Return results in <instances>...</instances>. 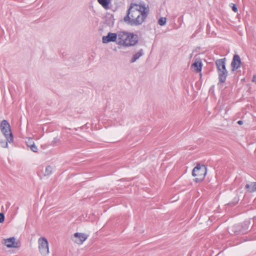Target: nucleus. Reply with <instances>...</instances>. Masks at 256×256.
Masks as SVG:
<instances>
[{"mask_svg": "<svg viewBox=\"0 0 256 256\" xmlns=\"http://www.w3.org/2000/svg\"><path fill=\"white\" fill-rule=\"evenodd\" d=\"M126 38L127 41L124 42V46L129 47L134 46L138 42V36L133 32H128Z\"/></svg>", "mask_w": 256, "mask_h": 256, "instance_id": "obj_6", "label": "nucleus"}, {"mask_svg": "<svg viewBox=\"0 0 256 256\" xmlns=\"http://www.w3.org/2000/svg\"><path fill=\"white\" fill-rule=\"evenodd\" d=\"M88 235L82 232H76L74 234L73 240L78 244H82L88 238Z\"/></svg>", "mask_w": 256, "mask_h": 256, "instance_id": "obj_8", "label": "nucleus"}, {"mask_svg": "<svg viewBox=\"0 0 256 256\" xmlns=\"http://www.w3.org/2000/svg\"><path fill=\"white\" fill-rule=\"evenodd\" d=\"M0 130L6 139V140L0 141V145L2 148H8V143L11 144L14 142V135L8 120H4L1 122Z\"/></svg>", "mask_w": 256, "mask_h": 256, "instance_id": "obj_2", "label": "nucleus"}, {"mask_svg": "<svg viewBox=\"0 0 256 256\" xmlns=\"http://www.w3.org/2000/svg\"><path fill=\"white\" fill-rule=\"evenodd\" d=\"M53 171V168L52 166H48L46 167L45 172L44 174V176H50L52 174Z\"/></svg>", "mask_w": 256, "mask_h": 256, "instance_id": "obj_17", "label": "nucleus"}, {"mask_svg": "<svg viewBox=\"0 0 256 256\" xmlns=\"http://www.w3.org/2000/svg\"><path fill=\"white\" fill-rule=\"evenodd\" d=\"M232 10H233L234 12H237V11H238V8H236V4H232Z\"/></svg>", "mask_w": 256, "mask_h": 256, "instance_id": "obj_22", "label": "nucleus"}, {"mask_svg": "<svg viewBox=\"0 0 256 256\" xmlns=\"http://www.w3.org/2000/svg\"><path fill=\"white\" fill-rule=\"evenodd\" d=\"M78 128H74V130H78Z\"/></svg>", "mask_w": 256, "mask_h": 256, "instance_id": "obj_26", "label": "nucleus"}, {"mask_svg": "<svg viewBox=\"0 0 256 256\" xmlns=\"http://www.w3.org/2000/svg\"><path fill=\"white\" fill-rule=\"evenodd\" d=\"M114 22V14H108L106 16L105 19V24L110 26H113Z\"/></svg>", "mask_w": 256, "mask_h": 256, "instance_id": "obj_14", "label": "nucleus"}, {"mask_svg": "<svg viewBox=\"0 0 256 256\" xmlns=\"http://www.w3.org/2000/svg\"><path fill=\"white\" fill-rule=\"evenodd\" d=\"M118 39L117 32L112 33L111 32H108V34L106 36H103L102 38V42L104 44H108L110 42H116Z\"/></svg>", "mask_w": 256, "mask_h": 256, "instance_id": "obj_9", "label": "nucleus"}, {"mask_svg": "<svg viewBox=\"0 0 256 256\" xmlns=\"http://www.w3.org/2000/svg\"><path fill=\"white\" fill-rule=\"evenodd\" d=\"M240 57L238 54H235L232 62V66L234 68L238 69L240 67Z\"/></svg>", "mask_w": 256, "mask_h": 256, "instance_id": "obj_12", "label": "nucleus"}, {"mask_svg": "<svg viewBox=\"0 0 256 256\" xmlns=\"http://www.w3.org/2000/svg\"><path fill=\"white\" fill-rule=\"evenodd\" d=\"M143 55H144V50L142 48L139 49L138 52L135 53L130 58V63H134Z\"/></svg>", "mask_w": 256, "mask_h": 256, "instance_id": "obj_11", "label": "nucleus"}, {"mask_svg": "<svg viewBox=\"0 0 256 256\" xmlns=\"http://www.w3.org/2000/svg\"><path fill=\"white\" fill-rule=\"evenodd\" d=\"M148 8L144 4L132 2L124 17L125 22L131 26H139L145 20L148 14Z\"/></svg>", "mask_w": 256, "mask_h": 256, "instance_id": "obj_1", "label": "nucleus"}, {"mask_svg": "<svg viewBox=\"0 0 256 256\" xmlns=\"http://www.w3.org/2000/svg\"><path fill=\"white\" fill-rule=\"evenodd\" d=\"M214 85L212 86L209 89V92L214 93Z\"/></svg>", "mask_w": 256, "mask_h": 256, "instance_id": "obj_23", "label": "nucleus"}, {"mask_svg": "<svg viewBox=\"0 0 256 256\" xmlns=\"http://www.w3.org/2000/svg\"><path fill=\"white\" fill-rule=\"evenodd\" d=\"M182 18V19L183 18V16H182L181 17H180L179 18Z\"/></svg>", "mask_w": 256, "mask_h": 256, "instance_id": "obj_27", "label": "nucleus"}, {"mask_svg": "<svg viewBox=\"0 0 256 256\" xmlns=\"http://www.w3.org/2000/svg\"><path fill=\"white\" fill-rule=\"evenodd\" d=\"M166 22V18L161 17L158 20V24L161 26H164Z\"/></svg>", "mask_w": 256, "mask_h": 256, "instance_id": "obj_19", "label": "nucleus"}, {"mask_svg": "<svg viewBox=\"0 0 256 256\" xmlns=\"http://www.w3.org/2000/svg\"><path fill=\"white\" fill-rule=\"evenodd\" d=\"M59 140H60L57 137L54 138L51 142V145L54 146Z\"/></svg>", "mask_w": 256, "mask_h": 256, "instance_id": "obj_21", "label": "nucleus"}, {"mask_svg": "<svg viewBox=\"0 0 256 256\" xmlns=\"http://www.w3.org/2000/svg\"><path fill=\"white\" fill-rule=\"evenodd\" d=\"M5 218L4 214L3 212H0V224L4 222Z\"/></svg>", "mask_w": 256, "mask_h": 256, "instance_id": "obj_20", "label": "nucleus"}, {"mask_svg": "<svg viewBox=\"0 0 256 256\" xmlns=\"http://www.w3.org/2000/svg\"><path fill=\"white\" fill-rule=\"evenodd\" d=\"M216 64L218 70L219 82L217 84L218 88L220 91L222 100H224V89L222 88L224 83V58L217 60Z\"/></svg>", "mask_w": 256, "mask_h": 256, "instance_id": "obj_3", "label": "nucleus"}, {"mask_svg": "<svg viewBox=\"0 0 256 256\" xmlns=\"http://www.w3.org/2000/svg\"><path fill=\"white\" fill-rule=\"evenodd\" d=\"M207 173V167L204 164H198L193 168L192 176L196 177L194 181L196 183L202 182L205 178Z\"/></svg>", "mask_w": 256, "mask_h": 256, "instance_id": "obj_4", "label": "nucleus"}, {"mask_svg": "<svg viewBox=\"0 0 256 256\" xmlns=\"http://www.w3.org/2000/svg\"><path fill=\"white\" fill-rule=\"evenodd\" d=\"M38 248L42 255L46 256L49 253L48 242L44 237L38 239Z\"/></svg>", "mask_w": 256, "mask_h": 256, "instance_id": "obj_5", "label": "nucleus"}, {"mask_svg": "<svg viewBox=\"0 0 256 256\" xmlns=\"http://www.w3.org/2000/svg\"><path fill=\"white\" fill-rule=\"evenodd\" d=\"M202 63L200 60H196L192 64V66L196 72H200L202 71Z\"/></svg>", "mask_w": 256, "mask_h": 256, "instance_id": "obj_13", "label": "nucleus"}, {"mask_svg": "<svg viewBox=\"0 0 256 256\" xmlns=\"http://www.w3.org/2000/svg\"><path fill=\"white\" fill-rule=\"evenodd\" d=\"M246 188L250 192L256 191V182H252L250 184H247L246 186Z\"/></svg>", "mask_w": 256, "mask_h": 256, "instance_id": "obj_16", "label": "nucleus"}, {"mask_svg": "<svg viewBox=\"0 0 256 256\" xmlns=\"http://www.w3.org/2000/svg\"><path fill=\"white\" fill-rule=\"evenodd\" d=\"M4 244L8 248H18L20 246L19 242L16 241V238L14 236L4 240Z\"/></svg>", "mask_w": 256, "mask_h": 256, "instance_id": "obj_7", "label": "nucleus"}, {"mask_svg": "<svg viewBox=\"0 0 256 256\" xmlns=\"http://www.w3.org/2000/svg\"><path fill=\"white\" fill-rule=\"evenodd\" d=\"M128 32L119 31L117 32L118 42L117 44L124 46V42L127 41V36Z\"/></svg>", "mask_w": 256, "mask_h": 256, "instance_id": "obj_10", "label": "nucleus"}, {"mask_svg": "<svg viewBox=\"0 0 256 256\" xmlns=\"http://www.w3.org/2000/svg\"><path fill=\"white\" fill-rule=\"evenodd\" d=\"M27 145L28 147L30 148L31 150H32L33 152H38V147L34 142H32V144L27 143Z\"/></svg>", "mask_w": 256, "mask_h": 256, "instance_id": "obj_18", "label": "nucleus"}, {"mask_svg": "<svg viewBox=\"0 0 256 256\" xmlns=\"http://www.w3.org/2000/svg\"><path fill=\"white\" fill-rule=\"evenodd\" d=\"M98 2L106 10L110 8L112 0H97Z\"/></svg>", "mask_w": 256, "mask_h": 256, "instance_id": "obj_15", "label": "nucleus"}, {"mask_svg": "<svg viewBox=\"0 0 256 256\" xmlns=\"http://www.w3.org/2000/svg\"><path fill=\"white\" fill-rule=\"evenodd\" d=\"M238 124H239L240 125H241L243 124V121L242 120H238Z\"/></svg>", "mask_w": 256, "mask_h": 256, "instance_id": "obj_25", "label": "nucleus"}, {"mask_svg": "<svg viewBox=\"0 0 256 256\" xmlns=\"http://www.w3.org/2000/svg\"><path fill=\"white\" fill-rule=\"evenodd\" d=\"M252 82H255L256 84V74L254 75L252 79Z\"/></svg>", "mask_w": 256, "mask_h": 256, "instance_id": "obj_24", "label": "nucleus"}]
</instances>
